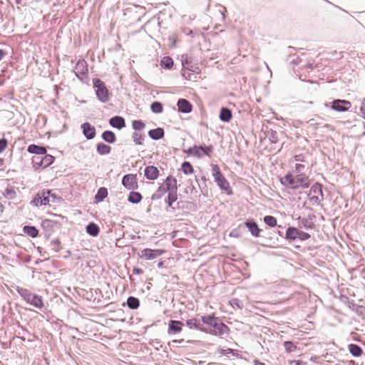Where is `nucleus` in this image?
<instances>
[{"mask_svg":"<svg viewBox=\"0 0 365 365\" xmlns=\"http://www.w3.org/2000/svg\"><path fill=\"white\" fill-rule=\"evenodd\" d=\"M202 322L204 323V333L214 336H222L228 334L230 327L225 324L221 318L214 314H207L202 316Z\"/></svg>","mask_w":365,"mask_h":365,"instance_id":"1","label":"nucleus"},{"mask_svg":"<svg viewBox=\"0 0 365 365\" xmlns=\"http://www.w3.org/2000/svg\"><path fill=\"white\" fill-rule=\"evenodd\" d=\"M280 183L291 190L299 188H308L310 187L309 177L305 173H299L296 175L289 171L286 175L279 178Z\"/></svg>","mask_w":365,"mask_h":365,"instance_id":"2","label":"nucleus"},{"mask_svg":"<svg viewBox=\"0 0 365 365\" xmlns=\"http://www.w3.org/2000/svg\"><path fill=\"white\" fill-rule=\"evenodd\" d=\"M161 184L164 185L165 190L168 193L165 199V202L168 207L171 208L173 211H175L173 204L178 200L177 180L173 175H169Z\"/></svg>","mask_w":365,"mask_h":365,"instance_id":"3","label":"nucleus"},{"mask_svg":"<svg viewBox=\"0 0 365 365\" xmlns=\"http://www.w3.org/2000/svg\"><path fill=\"white\" fill-rule=\"evenodd\" d=\"M16 291L27 304L38 309H42L44 307V303L41 296L36 293H32L30 290L18 286L16 288Z\"/></svg>","mask_w":365,"mask_h":365,"instance_id":"4","label":"nucleus"},{"mask_svg":"<svg viewBox=\"0 0 365 365\" xmlns=\"http://www.w3.org/2000/svg\"><path fill=\"white\" fill-rule=\"evenodd\" d=\"M211 168L214 181L216 182L219 188L225 192L228 195H232L233 191L230 185V182L224 176L220 167L217 164H211Z\"/></svg>","mask_w":365,"mask_h":365,"instance_id":"5","label":"nucleus"},{"mask_svg":"<svg viewBox=\"0 0 365 365\" xmlns=\"http://www.w3.org/2000/svg\"><path fill=\"white\" fill-rule=\"evenodd\" d=\"M92 83L97 99L103 103L109 101L110 93L105 82L98 78H94Z\"/></svg>","mask_w":365,"mask_h":365,"instance_id":"6","label":"nucleus"},{"mask_svg":"<svg viewBox=\"0 0 365 365\" xmlns=\"http://www.w3.org/2000/svg\"><path fill=\"white\" fill-rule=\"evenodd\" d=\"M324 106V107L329 108L336 112L344 113L349 110L351 107V103L347 100L337 98L334 99L330 103H325Z\"/></svg>","mask_w":365,"mask_h":365,"instance_id":"7","label":"nucleus"},{"mask_svg":"<svg viewBox=\"0 0 365 365\" xmlns=\"http://www.w3.org/2000/svg\"><path fill=\"white\" fill-rule=\"evenodd\" d=\"M240 227L243 230L247 228L251 235L254 237H259L262 230L259 228L256 220L252 217L247 218L243 223H240Z\"/></svg>","mask_w":365,"mask_h":365,"instance_id":"8","label":"nucleus"},{"mask_svg":"<svg viewBox=\"0 0 365 365\" xmlns=\"http://www.w3.org/2000/svg\"><path fill=\"white\" fill-rule=\"evenodd\" d=\"M76 69L74 71L76 78L82 83H87L88 77V65L85 61H78L76 64Z\"/></svg>","mask_w":365,"mask_h":365,"instance_id":"9","label":"nucleus"},{"mask_svg":"<svg viewBox=\"0 0 365 365\" xmlns=\"http://www.w3.org/2000/svg\"><path fill=\"white\" fill-rule=\"evenodd\" d=\"M165 252L166 250L165 249L145 248L141 250V253L138 254V256L140 258L144 259L145 260H152L160 257Z\"/></svg>","mask_w":365,"mask_h":365,"instance_id":"10","label":"nucleus"},{"mask_svg":"<svg viewBox=\"0 0 365 365\" xmlns=\"http://www.w3.org/2000/svg\"><path fill=\"white\" fill-rule=\"evenodd\" d=\"M49 200L46 192V189L38 191L33 197L30 204L34 207H41L48 205Z\"/></svg>","mask_w":365,"mask_h":365,"instance_id":"11","label":"nucleus"},{"mask_svg":"<svg viewBox=\"0 0 365 365\" xmlns=\"http://www.w3.org/2000/svg\"><path fill=\"white\" fill-rule=\"evenodd\" d=\"M123 186L128 190H137L138 188V182L136 174H126L123 176L121 180Z\"/></svg>","mask_w":365,"mask_h":365,"instance_id":"12","label":"nucleus"},{"mask_svg":"<svg viewBox=\"0 0 365 365\" xmlns=\"http://www.w3.org/2000/svg\"><path fill=\"white\" fill-rule=\"evenodd\" d=\"M41 226L44 231V237L49 239L53 233L54 227H58L60 223L51 219H44L42 220Z\"/></svg>","mask_w":365,"mask_h":365,"instance_id":"13","label":"nucleus"},{"mask_svg":"<svg viewBox=\"0 0 365 365\" xmlns=\"http://www.w3.org/2000/svg\"><path fill=\"white\" fill-rule=\"evenodd\" d=\"M185 324L182 321L170 319L168 323V334L175 335L182 331Z\"/></svg>","mask_w":365,"mask_h":365,"instance_id":"14","label":"nucleus"},{"mask_svg":"<svg viewBox=\"0 0 365 365\" xmlns=\"http://www.w3.org/2000/svg\"><path fill=\"white\" fill-rule=\"evenodd\" d=\"M81 129L83 136L87 140H92L96 135V129L89 122H85L81 125Z\"/></svg>","mask_w":365,"mask_h":365,"instance_id":"15","label":"nucleus"},{"mask_svg":"<svg viewBox=\"0 0 365 365\" xmlns=\"http://www.w3.org/2000/svg\"><path fill=\"white\" fill-rule=\"evenodd\" d=\"M316 216L314 214H309L307 217H298L299 225V227H303L306 230L314 229L315 227V225L314 220H315Z\"/></svg>","mask_w":365,"mask_h":365,"instance_id":"16","label":"nucleus"},{"mask_svg":"<svg viewBox=\"0 0 365 365\" xmlns=\"http://www.w3.org/2000/svg\"><path fill=\"white\" fill-rule=\"evenodd\" d=\"M185 325L190 329L198 330L203 333L204 331H205L204 328V323L202 322V317H200V319L196 317L188 319L187 320H186Z\"/></svg>","mask_w":365,"mask_h":365,"instance_id":"17","label":"nucleus"},{"mask_svg":"<svg viewBox=\"0 0 365 365\" xmlns=\"http://www.w3.org/2000/svg\"><path fill=\"white\" fill-rule=\"evenodd\" d=\"M176 105L179 113L187 114L192 110V105L187 99L179 98Z\"/></svg>","mask_w":365,"mask_h":365,"instance_id":"18","label":"nucleus"},{"mask_svg":"<svg viewBox=\"0 0 365 365\" xmlns=\"http://www.w3.org/2000/svg\"><path fill=\"white\" fill-rule=\"evenodd\" d=\"M160 171L155 165H147L144 169V176L147 180H155L158 178Z\"/></svg>","mask_w":365,"mask_h":365,"instance_id":"19","label":"nucleus"},{"mask_svg":"<svg viewBox=\"0 0 365 365\" xmlns=\"http://www.w3.org/2000/svg\"><path fill=\"white\" fill-rule=\"evenodd\" d=\"M108 123L112 128L118 130H121L126 125L125 118L120 115H114L111 117L108 120Z\"/></svg>","mask_w":365,"mask_h":365,"instance_id":"20","label":"nucleus"},{"mask_svg":"<svg viewBox=\"0 0 365 365\" xmlns=\"http://www.w3.org/2000/svg\"><path fill=\"white\" fill-rule=\"evenodd\" d=\"M192 63V58L187 54H182L181 56V76L186 80L190 81V75L186 76V67L191 65Z\"/></svg>","mask_w":365,"mask_h":365,"instance_id":"21","label":"nucleus"},{"mask_svg":"<svg viewBox=\"0 0 365 365\" xmlns=\"http://www.w3.org/2000/svg\"><path fill=\"white\" fill-rule=\"evenodd\" d=\"M299 229L294 226H288L287 227L284 238L291 242L298 240V233Z\"/></svg>","mask_w":365,"mask_h":365,"instance_id":"22","label":"nucleus"},{"mask_svg":"<svg viewBox=\"0 0 365 365\" xmlns=\"http://www.w3.org/2000/svg\"><path fill=\"white\" fill-rule=\"evenodd\" d=\"M26 150L29 153L36 155H43L47 153V147L38 144H30Z\"/></svg>","mask_w":365,"mask_h":365,"instance_id":"23","label":"nucleus"},{"mask_svg":"<svg viewBox=\"0 0 365 365\" xmlns=\"http://www.w3.org/2000/svg\"><path fill=\"white\" fill-rule=\"evenodd\" d=\"M54 160V156L46 153V154L42 155L41 161L36 163V165L40 166V170H43L51 165L53 163Z\"/></svg>","mask_w":365,"mask_h":365,"instance_id":"24","label":"nucleus"},{"mask_svg":"<svg viewBox=\"0 0 365 365\" xmlns=\"http://www.w3.org/2000/svg\"><path fill=\"white\" fill-rule=\"evenodd\" d=\"M177 203H176V207H175V210H189V211H195L196 210V205L189 201V200H179V201H176Z\"/></svg>","mask_w":365,"mask_h":365,"instance_id":"25","label":"nucleus"},{"mask_svg":"<svg viewBox=\"0 0 365 365\" xmlns=\"http://www.w3.org/2000/svg\"><path fill=\"white\" fill-rule=\"evenodd\" d=\"M148 135L153 140H159L164 138L165 130L163 128L158 127L148 131Z\"/></svg>","mask_w":365,"mask_h":365,"instance_id":"26","label":"nucleus"},{"mask_svg":"<svg viewBox=\"0 0 365 365\" xmlns=\"http://www.w3.org/2000/svg\"><path fill=\"white\" fill-rule=\"evenodd\" d=\"M232 118V110L227 107H222L219 113V119L223 123H229Z\"/></svg>","mask_w":365,"mask_h":365,"instance_id":"27","label":"nucleus"},{"mask_svg":"<svg viewBox=\"0 0 365 365\" xmlns=\"http://www.w3.org/2000/svg\"><path fill=\"white\" fill-rule=\"evenodd\" d=\"M122 305L123 307L127 306L130 309L135 310L140 307V302L138 297L129 296Z\"/></svg>","mask_w":365,"mask_h":365,"instance_id":"28","label":"nucleus"},{"mask_svg":"<svg viewBox=\"0 0 365 365\" xmlns=\"http://www.w3.org/2000/svg\"><path fill=\"white\" fill-rule=\"evenodd\" d=\"M108 189L106 187H101L98 189L97 192L94 196V203L98 204L103 202L104 200L108 197Z\"/></svg>","mask_w":365,"mask_h":365,"instance_id":"29","label":"nucleus"},{"mask_svg":"<svg viewBox=\"0 0 365 365\" xmlns=\"http://www.w3.org/2000/svg\"><path fill=\"white\" fill-rule=\"evenodd\" d=\"M312 194L314 195H320L321 200H324L323 186L320 182H316L311 186L307 195L309 196Z\"/></svg>","mask_w":365,"mask_h":365,"instance_id":"30","label":"nucleus"},{"mask_svg":"<svg viewBox=\"0 0 365 365\" xmlns=\"http://www.w3.org/2000/svg\"><path fill=\"white\" fill-rule=\"evenodd\" d=\"M101 138L104 142L108 144H113L117 140L115 133L110 130H104L101 133Z\"/></svg>","mask_w":365,"mask_h":365,"instance_id":"31","label":"nucleus"},{"mask_svg":"<svg viewBox=\"0 0 365 365\" xmlns=\"http://www.w3.org/2000/svg\"><path fill=\"white\" fill-rule=\"evenodd\" d=\"M142 200L143 195L139 192L135 191V190H133L129 192L127 199L128 202L133 205L140 203Z\"/></svg>","mask_w":365,"mask_h":365,"instance_id":"32","label":"nucleus"},{"mask_svg":"<svg viewBox=\"0 0 365 365\" xmlns=\"http://www.w3.org/2000/svg\"><path fill=\"white\" fill-rule=\"evenodd\" d=\"M99 226L93 222H91L86 226V232L88 235L91 237H97L100 233Z\"/></svg>","mask_w":365,"mask_h":365,"instance_id":"33","label":"nucleus"},{"mask_svg":"<svg viewBox=\"0 0 365 365\" xmlns=\"http://www.w3.org/2000/svg\"><path fill=\"white\" fill-rule=\"evenodd\" d=\"M111 147L103 142L96 144V152L100 155H106L110 153Z\"/></svg>","mask_w":365,"mask_h":365,"instance_id":"34","label":"nucleus"},{"mask_svg":"<svg viewBox=\"0 0 365 365\" xmlns=\"http://www.w3.org/2000/svg\"><path fill=\"white\" fill-rule=\"evenodd\" d=\"M349 303V307L352 310L355 311L356 313L364 318L365 317V307L363 305H359L356 304L354 301H348Z\"/></svg>","mask_w":365,"mask_h":365,"instance_id":"35","label":"nucleus"},{"mask_svg":"<svg viewBox=\"0 0 365 365\" xmlns=\"http://www.w3.org/2000/svg\"><path fill=\"white\" fill-rule=\"evenodd\" d=\"M23 232L28 236L35 238L39 235V231L36 226L25 225L23 227Z\"/></svg>","mask_w":365,"mask_h":365,"instance_id":"36","label":"nucleus"},{"mask_svg":"<svg viewBox=\"0 0 365 365\" xmlns=\"http://www.w3.org/2000/svg\"><path fill=\"white\" fill-rule=\"evenodd\" d=\"M348 350L354 357H359L363 354L361 347L356 344H349L348 345Z\"/></svg>","mask_w":365,"mask_h":365,"instance_id":"37","label":"nucleus"},{"mask_svg":"<svg viewBox=\"0 0 365 365\" xmlns=\"http://www.w3.org/2000/svg\"><path fill=\"white\" fill-rule=\"evenodd\" d=\"M46 192L49 201L51 200V202L53 203H59L63 200L62 197H61L58 194L54 192L53 190L46 189Z\"/></svg>","mask_w":365,"mask_h":365,"instance_id":"38","label":"nucleus"},{"mask_svg":"<svg viewBox=\"0 0 365 365\" xmlns=\"http://www.w3.org/2000/svg\"><path fill=\"white\" fill-rule=\"evenodd\" d=\"M160 66L166 70H170L174 65L173 59L168 56L163 57L160 61Z\"/></svg>","mask_w":365,"mask_h":365,"instance_id":"39","label":"nucleus"},{"mask_svg":"<svg viewBox=\"0 0 365 365\" xmlns=\"http://www.w3.org/2000/svg\"><path fill=\"white\" fill-rule=\"evenodd\" d=\"M264 134L271 143L276 144L279 142L278 133L276 130L267 129L264 131Z\"/></svg>","mask_w":365,"mask_h":365,"instance_id":"40","label":"nucleus"},{"mask_svg":"<svg viewBox=\"0 0 365 365\" xmlns=\"http://www.w3.org/2000/svg\"><path fill=\"white\" fill-rule=\"evenodd\" d=\"M150 108L152 113L155 114H160L163 112L164 107L163 104L161 102L155 101L151 103Z\"/></svg>","mask_w":365,"mask_h":365,"instance_id":"41","label":"nucleus"},{"mask_svg":"<svg viewBox=\"0 0 365 365\" xmlns=\"http://www.w3.org/2000/svg\"><path fill=\"white\" fill-rule=\"evenodd\" d=\"M4 197L7 200H14L16 197V192L12 186H7L3 192Z\"/></svg>","mask_w":365,"mask_h":365,"instance_id":"42","label":"nucleus"},{"mask_svg":"<svg viewBox=\"0 0 365 365\" xmlns=\"http://www.w3.org/2000/svg\"><path fill=\"white\" fill-rule=\"evenodd\" d=\"M165 193L167 192L165 190L164 185L160 184L157 190L152 195L151 199L153 200H160Z\"/></svg>","mask_w":365,"mask_h":365,"instance_id":"43","label":"nucleus"},{"mask_svg":"<svg viewBox=\"0 0 365 365\" xmlns=\"http://www.w3.org/2000/svg\"><path fill=\"white\" fill-rule=\"evenodd\" d=\"M218 353L222 355H227L228 354H231L233 356L240 357V351L237 349H233L231 348H227L224 349L222 348L218 349Z\"/></svg>","mask_w":365,"mask_h":365,"instance_id":"44","label":"nucleus"},{"mask_svg":"<svg viewBox=\"0 0 365 365\" xmlns=\"http://www.w3.org/2000/svg\"><path fill=\"white\" fill-rule=\"evenodd\" d=\"M263 222L269 227H274L277 225V218L272 215H265L263 217Z\"/></svg>","mask_w":365,"mask_h":365,"instance_id":"45","label":"nucleus"},{"mask_svg":"<svg viewBox=\"0 0 365 365\" xmlns=\"http://www.w3.org/2000/svg\"><path fill=\"white\" fill-rule=\"evenodd\" d=\"M181 170L185 175H189L194 173V168L192 164L188 161L182 162L181 165Z\"/></svg>","mask_w":365,"mask_h":365,"instance_id":"46","label":"nucleus"},{"mask_svg":"<svg viewBox=\"0 0 365 365\" xmlns=\"http://www.w3.org/2000/svg\"><path fill=\"white\" fill-rule=\"evenodd\" d=\"M145 137L144 134L138 133V132H134L132 134L133 140L134 143L138 145H143Z\"/></svg>","mask_w":365,"mask_h":365,"instance_id":"47","label":"nucleus"},{"mask_svg":"<svg viewBox=\"0 0 365 365\" xmlns=\"http://www.w3.org/2000/svg\"><path fill=\"white\" fill-rule=\"evenodd\" d=\"M145 127V123L143 120H134L132 121V128L136 131H140Z\"/></svg>","mask_w":365,"mask_h":365,"instance_id":"48","label":"nucleus"},{"mask_svg":"<svg viewBox=\"0 0 365 365\" xmlns=\"http://www.w3.org/2000/svg\"><path fill=\"white\" fill-rule=\"evenodd\" d=\"M51 249L55 252H58L62 249L61 242L60 240V238L56 237V238L53 239V240H51Z\"/></svg>","mask_w":365,"mask_h":365,"instance_id":"49","label":"nucleus"},{"mask_svg":"<svg viewBox=\"0 0 365 365\" xmlns=\"http://www.w3.org/2000/svg\"><path fill=\"white\" fill-rule=\"evenodd\" d=\"M202 157H204V156H208V157H210L211 155L213 153V150H214V148L212 146V145H205V144H202Z\"/></svg>","mask_w":365,"mask_h":365,"instance_id":"50","label":"nucleus"},{"mask_svg":"<svg viewBox=\"0 0 365 365\" xmlns=\"http://www.w3.org/2000/svg\"><path fill=\"white\" fill-rule=\"evenodd\" d=\"M283 346L287 353H292L297 350V346L292 341H285L283 343Z\"/></svg>","mask_w":365,"mask_h":365,"instance_id":"51","label":"nucleus"},{"mask_svg":"<svg viewBox=\"0 0 365 365\" xmlns=\"http://www.w3.org/2000/svg\"><path fill=\"white\" fill-rule=\"evenodd\" d=\"M185 193L188 194L190 192L191 194L195 193L196 194L197 192L195 185H193V182L192 180H188L186 182V188H185Z\"/></svg>","mask_w":365,"mask_h":365,"instance_id":"52","label":"nucleus"},{"mask_svg":"<svg viewBox=\"0 0 365 365\" xmlns=\"http://www.w3.org/2000/svg\"><path fill=\"white\" fill-rule=\"evenodd\" d=\"M230 304L234 308V309H242L243 307L242 302L237 299V298H233L230 301Z\"/></svg>","mask_w":365,"mask_h":365,"instance_id":"53","label":"nucleus"},{"mask_svg":"<svg viewBox=\"0 0 365 365\" xmlns=\"http://www.w3.org/2000/svg\"><path fill=\"white\" fill-rule=\"evenodd\" d=\"M242 230H243L242 227H240V224L238 225L237 228L232 229L230 232V236L232 237L238 238L242 235Z\"/></svg>","mask_w":365,"mask_h":365,"instance_id":"54","label":"nucleus"},{"mask_svg":"<svg viewBox=\"0 0 365 365\" xmlns=\"http://www.w3.org/2000/svg\"><path fill=\"white\" fill-rule=\"evenodd\" d=\"M310 237H311V235L308 232H304L301 230H299L298 240L302 242V241L309 240Z\"/></svg>","mask_w":365,"mask_h":365,"instance_id":"55","label":"nucleus"},{"mask_svg":"<svg viewBox=\"0 0 365 365\" xmlns=\"http://www.w3.org/2000/svg\"><path fill=\"white\" fill-rule=\"evenodd\" d=\"M202 145H194V151H193V156L197 158H202Z\"/></svg>","mask_w":365,"mask_h":365,"instance_id":"56","label":"nucleus"},{"mask_svg":"<svg viewBox=\"0 0 365 365\" xmlns=\"http://www.w3.org/2000/svg\"><path fill=\"white\" fill-rule=\"evenodd\" d=\"M8 145L9 141L6 138L3 137L0 138V153H3L6 149Z\"/></svg>","mask_w":365,"mask_h":365,"instance_id":"57","label":"nucleus"},{"mask_svg":"<svg viewBox=\"0 0 365 365\" xmlns=\"http://www.w3.org/2000/svg\"><path fill=\"white\" fill-rule=\"evenodd\" d=\"M41 157H42V155H36V156H34L32 158L31 164H32V167L34 169V170H40V166L36 165V163L41 161Z\"/></svg>","mask_w":365,"mask_h":365,"instance_id":"58","label":"nucleus"},{"mask_svg":"<svg viewBox=\"0 0 365 365\" xmlns=\"http://www.w3.org/2000/svg\"><path fill=\"white\" fill-rule=\"evenodd\" d=\"M304 168V165L300 163H297L294 166V169L291 172L293 173L294 172L297 174L303 173L302 170Z\"/></svg>","mask_w":365,"mask_h":365,"instance_id":"59","label":"nucleus"},{"mask_svg":"<svg viewBox=\"0 0 365 365\" xmlns=\"http://www.w3.org/2000/svg\"><path fill=\"white\" fill-rule=\"evenodd\" d=\"M308 197H309V200H310V202H312L313 203V205H319L320 203V201L322 200H321V198L319 199L317 195H311Z\"/></svg>","mask_w":365,"mask_h":365,"instance_id":"60","label":"nucleus"},{"mask_svg":"<svg viewBox=\"0 0 365 365\" xmlns=\"http://www.w3.org/2000/svg\"><path fill=\"white\" fill-rule=\"evenodd\" d=\"M360 112L361 117L365 120V98L361 100Z\"/></svg>","mask_w":365,"mask_h":365,"instance_id":"61","label":"nucleus"},{"mask_svg":"<svg viewBox=\"0 0 365 365\" xmlns=\"http://www.w3.org/2000/svg\"><path fill=\"white\" fill-rule=\"evenodd\" d=\"M290 365H307V363L302 360H292L289 362Z\"/></svg>","mask_w":365,"mask_h":365,"instance_id":"62","label":"nucleus"},{"mask_svg":"<svg viewBox=\"0 0 365 365\" xmlns=\"http://www.w3.org/2000/svg\"><path fill=\"white\" fill-rule=\"evenodd\" d=\"M294 160L296 162H304V156L303 154L295 155L294 156Z\"/></svg>","mask_w":365,"mask_h":365,"instance_id":"63","label":"nucleus"},{"mask_svg":"<svg viewBox=\"0 0 365 365\" xmlns=\"http://www.w3.org/2000/svg\"><path fill=\"white\" fill-rule=\"evenodd\" d=\"M133 273L136 275H140L143 273V270L138 267H134L133 269Z\"/></svg>","mask_w":365,"mask_h":365,"instance_id":"64","label":"nucleus"}]
</instances>
